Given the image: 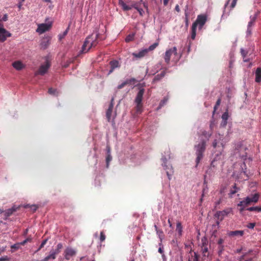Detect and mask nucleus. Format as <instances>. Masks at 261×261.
<instances>
[{
  "label": "nucleus",
  "mask_w": 261,
  "mask_h": 261,
  "mask_svg": "<svg viewBox=\"0 0 261 261\" xmlns=\"http://www.w3.org/2000/svg\"><path fill=\"white\" fill-rule=\"evenodd\" d=\"M228 118V114L227 112H224L222 115V119L223 121V125H226Z\"/></svg>",
  "instance_id": "c85d7f7f"
},
{
  "label": "nucleus",
  "mask_w": 261,
  "mask_h": 261,
  "mask_svg": "<svg viewBox=\"0 0 261 261\" xmlns=\"http://www.w3.org/2000/svg\"><path fill=\"white\" fill-rule=\"evenodd\" d=\"M51 28V25L47 23H41L38 25L36 30V32L40 34H43L45 32L49 30Z\"/></svg>",
  "instance_id": "ddd939ff"
},
{
  "label": "nucleus",
  "mask_w": 261,
  "mask_h": 261,
  "mask_svg": "<svg viewBox=\"0 0 261 261\" xmlns=\"http://www.w3.org/2000/svg\"><path fill=\"white\" fill-rule=\"evenodd\" d=\"M48 93L50 95H55V96H58L59 94V92L57 91V90L56 89H53L52 88H50L48 89Z\"/></svg>",
  "instance_id": "c756f323"
},
{
  "label": "nucleus",
  "mask_w": 261,
  "mask_h": 261,
  "mask_svg": "<svg viewBox=\"0 0 261 261\" xmlns=\"http://www.w3.org/2000/svg\"><path fill=\"white\" fill-rule=\"evenodd\" d=\"M202 245L201 246V251L204 256H208L209 253L208 251V241L205 238L201 239Z\"/></svg>",
  "instance_id": "6e6552de"
},
{
  "label": "nucleus",
  "mask_w": 261,
  "mask_h": 261,
  "mask_svg": "<svg viewBox=\"0 0 261 261\" xmlns=\"http://www.w3.org/2000/svg\"><path fill=\"white\" fill-rule=\"evenodd\" d=\"M159 45L158 42H155L153 44L151 45L148 48H146V49L148 52L149 51H151L154 50Z\"/></svg>",
  "instance_id": "72a5a7b5"
},
{
  "label": "nucleus",
  "mask_w": 261,
  "mask_h": 261,
  "mask_svg": "<svg viewBox=\"0 0 261 261\" xmlns=\"http://www.w3.org/2000/svg\"><path fill=\"white\" fill-rule=\"evenodd\" d=\"M63 248V245L62 243H60L58 244L57 246V248L54 250H51L53 252H54L56 255L58 254L60 252L61 250Z\"/></svg>",
  "instance_id": "bb28decb"
},
{
  "label": "nucleus",
  "mask_w": 261,
  "mask_h": 261,
  "mask_svg": "<svg viewBox=\"0 0 261 261\" xmlns=\"http://www.w3.org/2000/svg\"><path fill=\"white\" fill-rule=\"evenodd\" d=\"M98 34H96L95 36L93 35L88 36L84 42L82 48L83 53H86L88 52L90 48L95 47L98 44L97 38Z\"/></svg>",
  "instance_id": "f03ea898"
},
{
  "label": "nucleus",
  "mask_w": 261,
  "mask_h": 261,
  "mask_svg": "<svg viewBox=\"0 0 261 261\" xmlns=\"http://www.w3.org/2000/svg\"><path fill=\"white\" fill-rule=\"evenodd\" d=\"M158 251L159 253H160L161 254H163V249L162 247H160L159 248V250H158Z\"/></svg>",
  "instance_id": "e2e57ef3"
},
{
  "label": "nucleus",
  "mask_w": 261,
  "mask_h": 261,
  "mask_svg": "<svg viewBox=\"0 0 261 261\" xmlns=\"http://www.w3.org/2000/svg\"><path fill=\"white\" fill-rule=\"evenodd\" d=\"M254 19H252L251 20H250L249 22H248V26L247 27L248 28H251V27L254 24Z\"/></svg>",
  "instance_id": "864d4df0"
},
{
  "label": "nucleus",
  "mask_w": 261,
  "mask_h": 261,
  "mask_svg": "<svg viewBox=\"0 0 261 261\" xmlns=\"http://www.w3.org/2000/svg\"><path fill=\"white\" fill-rule=\"evenodd\" d=\"M166 74V71H162L161 73L158 74L154 76V81H158L162 79Z\"/></svg>",
  "instance_id": "b1692460"
},
{
  "label": "nucleus",
  "mask_w": 261,
  "mask_h": 261,
  "mask_svg": "<svg viewBox=\"0 0 261 261\" xmlns=\"http://www.w3.org/2000/svg\"><path fill=\"white\" fill-rule=\"evenodd\" d=\"M221 201H222V199H221V198H220L218 201L216 202V203H215L216 205H218L220 204V203L221 202Z\"/></svg>",
  "instance_id": "0e129e2a"
},
{
  "label": "nucleus",
  "mask_w": 261,
  "mask_h": 261,
  "mask_svg": "<svg viewBox=\"0 0 261 261\" xmlns=\"http://www.w3.org/2000/svg\"><path fill=\"white\" fill-rule=\"evenodd\" d=\"M167 100L168 98L166 97H164V99L160 102L159 108H161V107H162L164 105H165Z\"/></svg>",
  "instance_id": "79ce46f5"
},
{
  "label": "nucleus",
  "mask_w": 261,
  "mask_h": 261,
  "mask_svg": "<svg viewBox=\"0 0 261 261\" xmlns=\"http://www.w3.org/2000/svg\"><path fill=\"white\" fill-rule=\"evenodd\" d=\"M224 245H218V255L219 256H220L223 251H224Z\"/></svg>",
  "instance_id": "4c0bfd02"
},
{
  "label": "nucleus",
  "mask_w": 261,
  "mask_h": 261,
  "mask_svg": "<svg viewBox=\"0 0 261 261\" xmlns=\"http://www.w3.org/2000/svg\"><path fill=\"white\" fill-rule=\"evenodd\" d=\"M176 230L177 231L178 234L181 236L182 231V227L180 222H178L176 223Z\"/></svg>",
  "instance_id": "a878e982"
},
{
  "label": "nucleus",
  "mask_w": 261,
  "mask_h": 261,
  "mask_svg": "<svg viewBox=\"0 0 261 261\" xmlns=\"http://www.w3.org/2000/svg\"><path fill=\"white\" fill-rule=\"evenodd\" d=\"M258 199L259 195L257 193L252 195L251 197L248 196L245 198L246 205H248L252 202L256 203L258 201Z\"/></svg>",
  "instance_id": "4468645a"
},
{
  "label": "nucleus",
  "mask_w": 261,
  "mask_h": 261,
  "mask_svg": "<svg viewBox=\"0 0 261 261\" xmlns=\"http://www.w3.org/2000/svg\"><path fill=\"white\" fill-rule=\"evenodd\" d=\"M70 63V62H68L66 63H65L64 65H63L64 68H67L68 67L69 64Z\"/></svg>",
  "instance_id": "052dcab7"
},
{
  "label": "nucleus",
  "mask_w": 261,
  "mask_h": 261,
  "mask_svg": "<svg viewBox=\"0 0 261 261\" xmlns=\"http://www.w3.org/2000/svg\"><path fill=\"white\" fill-rule=\"evenodd\" d=\"M49 44H50L49 39L46 38H44L42 40V41L40 43V46H41V47L43 49H46L48 46Z\"/></svg>",
  "instance_id": "aec40b11"
},
{
  "label": "nucleus",
  "mask_w": 261,
  "mask_h": 261,
  "mask_svg": "<svg viewBox=\"0 0 261 261\" xmlns=\"http://www.w3.org/2000/svg\"><path fill=\"white\" fill-rule=\"evenodd\" d=\"M169 0H163V3L164 5H167L169 2Z\"/></svg>",
  "instance_id": "338daca9"
},
{
  "label": "nucleus",
  "mask_w": 261,
  "mask_h": 261,
  "mask_svg": "<svg viewBox=\"0 0 261 261\" xmlns=\"http://www.w3.org/2000/svg\"><path fill=\"white\" fill-rule=\"evenodd\" d=\"M7 20H8V15H7V14H5L2 19V21H6Z\"/></svg>",
  "instance_id": "13d9d810"
},
{
  "label": "nucleus",
  "mask_w": 261,
  "mask_h": 261,
  "mask_svg": "<svg viewBox=\"0 0 261 261\" xmlns=\"http://www.w3.org/2000/svg\"><path fill=\"white\" fill-rule=\"evenodd\" d=\"M135 8L137 10V11L139 12L140 15L142 16L143 13L144 12L142 8H139L137 7H135Z\"/></svg>",
  "instance_id": "3c124183"
},
{
  "label": "nucleus",
  "mask_w": 261,
  "mask_h": 261,
  "mask_svg": "<svg viewBox=\"0 0 261 261\" xmlns=\"http://www.w3.org/2000/svg\"><path fill=\"white\" fill-rule=\"evenodd\" d=\"M47 242V239H45L44 240H43L42 243H41L39 247L38 248V249L35 251V253L37 252L38 251H39L41 249H42L43 247H44V245L46 244Z\"/></svg>",
  "instance_id": "c9c22d12"
},
{
  "label": "nucleus",
  "mask_w": 261,
  "mask_h": 261,
  "mask_svg": "<svg viewBox=\"0 0 261 261\" xmlns=\"http://www.w3.org/2000/svg\"><path fill=\"white\" fill-rule=\"evenodd\" d=\"M219 141H218L217 139H215L213 143V146L214 148H216L217 146L218 147H220V149L219 151H220V152H221V151L223 149L224 145L222 143H220V146L218 145V144H219Z\"/></svg>",
  "instance_id": "5701e85b"
},
{
  "label": "nucleus",
  "mask_w": 261,
  "mask_h": 261,
  "mask_svg": "<svg viewBox=\"0 0 261 261\" xmlns=\"http://www.w3.org/2000/svg\"><path fill=\"white\" fill-rule=\"evenodd\" d=\"M238 189L236 187V184H234L230 190V193H229L230 197L236 193L238 192Z\"/></svg>",
  "instance_id": "7c9ffc66"
},
{
  "label": "nucleus",
  "mask_w": 261,
  "mask_h": 261,
  "mask_svg": "<svg viewBox=\"0 0 261 261\" xmlns=\"http://www.w3.org/2000/svg\"><path fill=\"white\" fill-rule=\"evenodd\" d=\"M255 226V223H249L247 227L249 228H250V229H253L254 226Z\"/></svg>",
  "instance_id": "8fccbe9b"
},
{
  "label": "nucleus",
  "mask_w": 261,
  "mask_h": 261,
  "mask_svg": "<svg viewBox=\"0 0 261 261\" xmlns=\"http://www.w3.org/2000/svg\"><path fill=\"white\" fill-rule=\"evenodd\" d=\"M19 245L20 244H15L11 246V248L12 249H15V250H17L19 248Z\"/></svg>",
  "instance_id": "09e8293b"
},
{
  "label": "nucleus",
  "mask_w": 261,
  "mask_h": 261,
  "mask_svg": "<svg viewBox=\"0 0 261 261\" xmlns=\"http://www.w3.org/2000/svg\"><path fill=\"white\" fill-rule=\"evenodd\" d=\"M9 258L7 256L0 258V261H9Z\"/></svg>",
  "instance_id": "5fc2aeb1"
},
{
  "label": "nucleus",
  "mask_w": 261,
  "mask_h": 261,
  "mask_svg": "<svg viewBox=\"0 0 261 261\" xmlns=\"http://www.w3.org/2000/svg\"><path fill=\"white\" fill-rule=\"evenodd\" d=\"M205 146L206 141L204 140H202L200 142H199L197 145H195L194 147L196 150V154L197 156L196 159V166L198 165V164L199 163V162L203 157V153L205 150Z\"/></svg>",
  "instance_id": "7ed1b4c3"
},
{
  "label": "nucleus",
  "mask_w": 261,
  "mask_h": 261,
  "mask_svg": "<svg viewBox=\"0 0 261 261\" xmlns=\"http://www.w3.org/2000/svg\"><path fill=\"white\" fill-rule=\"evenodd\" d=\"M113 100V98H112L111 100V102L109 105V108L108 109L106 112V117L109 122H110L111 120V116L114 107Z\"/></svg>",
  "instance_id": "dca6fc26"
},
{
  "label": "nucleus",
  "mask_w": 261,
  "mask_h": 261,
  "mask_svg": "<svg viewBox=\"0 0 261 261\" xmlns=\"http://www.w3.org/2000/svg\"><path fill=\"white\" fill-rule=\"evenodd\" d=\"M247 210L249 212H252V211L261 212V207H258V206L250 207L249 208H247Z\"/></svg>",
  "instance_id": "473e14b6"
},
{
  "label": "nucleus",
  "mask_w": 261,
  "mask_h": 261,
  "mask_svg": "<svg viewBox=\"0 0 261 261\" xmlns=\"http://www.w3.org/2000/svg\"><path fill=\"white\" fill-rule=\"evenodd\" d=\"M13 67L16 70H19L23 68L22 63L20 61H15L12 64Z\"/></svg>",
  "instance_id": "412c9836"
},
{
  "label": "nucleus",
  "mask_w": 261,
  "mask_h": 261,
  "mask_svg": "<svg viewBox=\"0 0 261 261\" xmlns=\"http://www.w3.org/2000/svg\"><path fill=\"white\" fill-rule=\"evenodd\" d=\"M207 21V16L205 14H200L197 16V19L193 23L191 28V38L194 40L196 35V28L198 27L199 30H201Z\"/></svg>",
  "instance_id": "f257e3e1"
},
{
  "label": "nucleus",
  "mask_w": 261,
  "mask_h": 261,
  "mask_svg": "<svg viewBox=\"0 0 261 261\" xmlns=\"http://www.w3.org/2000/svg\"><path fill=\"white\" fill-rule=\"evenodd\" d=\"M134 81H135L134 79H130V80H127L126 81L123 82L121 84L119 85L118 86V87H117V88L118 89H121L123 88L126 85L130 84L132 83V82H133Z\"/></svg>",
  "instance_id": "4be33fe9"
},
{
  "label": "nucleus",
  "mask_w": 261,
  "mask_h": 261,
  "mask_svg": "<svg viewBox=\"0 0 261 261\" xmlns=\"http://www.w3.org/2000/svg\"><path fill=\"white\" fill-rule=\"evenodd\" d=\"M251 29L250 28L247 27V35L248 36L251 35Z\"/></svg>",
  "instance_id": "4d7b16f0"
},
{
  "label": "nucleus",
  "mask_w": 261,
  "mask_h": 261,
  "mask_svg": "<svg viewBox=\"0 0 261 261\" xmlns=\"http://www.w3.org/2000/svg\"><path fill=\"white\" fill-rule=\"evenodd\" d=\"M244 234V231L243 230L230 231L227 233L228 236L231 237H242Z\"/></svg>",
  "instance_id": "f3484780"
},
{
  "label": "nucleus",
  "mask_w": 261,
  "mask_h": 261,
  "mask_svg": "<svg viewBox=\"0 0 261 261\" xmlns=\"http://www.w3.org/2000/svg\"><path fill=\"white\" fill-rule=\"evenodd\" d=\"M165 154H167L166 155L162 158V160L163 162V166L164 168V169L166 170V174L169 180L171 179V176L173 173V169L172 167L170 165H167V158L166 156L168 157L169 159L171 158V152L169 149H168L166 152H165Z\"/></svg>",
  "instance_id": "20e7f679"
},
{
  "label": "nucleus",
  "mask_w": 261,
  "mask_h": 261,
  "mask_svg": "<svg viewBox=\"0 0 261 261\" xmlns=\"http://www.w3.org/2000/svg\"><path fill=\"white\" fill-rule=\"evenodd\" d=\"M202 135L204 136L206 138L208 139L212 136V133H208L204 130L202 132Z\"/></svg>",
  "instance_id": "ea45409f"
},
{
  "label": "nucleus",
  "mask_w": 261,
  "mask_h": 261,
  "mask_svg": "<svg viewBox=\"0 0 261 261\" xmlns=\"http://www.w3.org/2000/svg\"><path fill=\"white\" fill-rule=\"evenodd\" d=\"M69 30V26L66 29V30L63 33H61L58 35L59 40L61 41L62 39H63L67 34Z\"/></svg>",
  "instance_id": "cd10ccee"
},
{
  "label": "nucleus",
  "mask_w": 261,
  "mask_h": 261,
  "mask_svg": "<svg viewBox=\"0 0 261 261\" xmlns=\"http://www.w3.org/2000/svg\"><path fill=\"white\" fill-rule=\"evenodd\" d=\"M172 54L177 55V48L176 47H173L166 50L164 56V59L167 64H169L171 56Z\"/></svg>",
  "instance_id": "423d86ee"
},
{
  "label": "nucleus",
  "mask_w": 261,
  "mask_h": 261,
  "mask_svg": "<svg viewBox=\"0 0 261 261\" xmlns=\"http://www.w3.org/2000/svg\"><path fill=\"white\" fill-rule=\"evenodd\" d=\"M50 64L48 61H46L45 64L41 65L39 69L35 72V75H43L45 74L50 67Z\"/></svg>",
  "instance_id": "0eeeda50"
},
{
  "label": "nucleus",
  "mask_w": 261,
  "mask_h": 261,
  "mask_svg": "<svg viewBox=\"0 0 261 261\" xmlns=\"http://www.w3.org/2000/svg\"><path fill=\"white\" fill-rule=\"evenodd\" d=\"M255 81L257 83L261 82V68L260 67L257 68L256 70Z\"/></svg>",
  "instance_id": "6ab92c4d"
},
{
  "label": "nucleus",
  "mask_w": 261,
  "mask_h": 261,
  "mask_svg": "<svg viewBox=\"0 0 261 261\" xmlns=\"http://www.w3.org/2000/svg\"><path fill=\"white\" fill-rule=\"evenodd\" d=\"M134 35H128V36H126V37L125 38V41L126 42H129L132 41L134 39Z\"/></svg>",
  "instance_id": "37998d69"
},
{
  "label": "nucleus",
  "mask_w": 261,
  "mask_h": 261,
  "mask_svg": "<svg viewBox=\"0 0 261 261\" xmlns=\"http://www.w3.org/2000/svg\"><path fill=\"white\" fill-rule=\"evenodd\" d=\"M193 261H199L198 258V256L197 255H195V256L193 259Z\"/></svg>",
  "instance_id": "774afa93"
},
{
  "label": "nucleus",
  "mask_w": 261,
  "mask_h": 261,
  "mask_svg": "<svg viewBox=\"0 0 261 261\" xmlns=\"http://www.w3.org/2000/svg\"><path fill=\"white\" fill-rule=\"evenodd\" d=\"M185 26H186V28L187 29L189 27V18H188V13L186 12H185Z\"/></svg>",
  "instance_id": "a19ab883"
},
{
  "label": "nucleus",
  "mask_w": 261,
  "mask_h": 261,
  "mask_svg": "<svg viewBox=\"0 0 261 261\" xmlns=\"http://www.w3.org/2000/svg\"><path fill=\"white\" fill-rule=\"evenodd\" d=\"M31 238H27V239L24 240L23 242H21L20 243L21 245H24L27 242H31Z\"/></svg>",
  "instance_id": "de8ad7c7"
},
{
  "label": "nucleus",
  "mask_w": 261,
  "mask_h": 261,
  "mask_svg": "<svg viewBox=\"0 0 261 261\" xmlns=\"http://www.w3.org/2000/svg\"><path fill=\"white\" fill-rule=\"evenodd\" d=\"M148 53L147 50L146 49H142V50L140 51L139 53H134L132 54V55L137 58H141L144 57L145 56L147 55Z\"/></svg>",
  "instance_id": "a211bd4d"
},
{
  "label": "nucleus",
  "mask_w": 261,
  "mask_h": 261,
  "mask_svg": "<svg viewBox=\"0 0 261 261\" xmlns=\"http://www.w3.org/2000/svg\"><path fill=\"white\" fill-rule=\"evenodd\" d=\"M76 251L70 248L67 247L64 251V256L66 260H69L70 258L76 254Z\"/></svg>",
  "instance_id": "f8f14e48"
},
{
  "label": "nucleus",
  "mask_w": 261,
  "mask_h": 261,
  "mask_svg": "<svg viewBox=\"0 0 261 261\" xmlns=\"http://www.w3.org/2000/svg\"><path fill=\"white\" fill-rule=\"evenodd\" d=\"M109 64L110 66V70L108 72V75L111 74L116 68H119L120 66L119 62L117 60L111 61Z\"/></svg>",
  "instance_id": "2eb2a0df"
},
{
  "label": "nucleus",
  "mask_w": 261,
  "mask_h": 261,
  "mask_svg": "<svg viewBox=\"0 0 261 261\" xmlns=\"http://www.w3.org/2000/svg\"><path fill=\"white\" fill-rule=\"evenodd\" d=\"M175 10L178 12L180 11L179 7L178 5L175 6Z\"/></svg>",
  "instance_id": "680f3d73"
},
{
  "label": "nucleus",
  "mask_w": 261,
  "mask_h": 261,
  "mask_svg": "<svg viewBox=\"0 0 261 261\" xmlns=\"http://www.w3.org/2000/svg\"><path fill=\"white\" fill-rule=\"evenodd\" d=\"M106 239V236L105 235L104 233H103V231H101L100 232V240L101 242H103Z\"/></svg>",
  "instance_id": "c03bdc74"
},
{
  "label": "nucleus",
  "mask_w": 261,
  "mask_h": 261,
  "mask_svg": "<svg viewBox=\"0 0 261 261\" xmlns=\"http://www.w3.org/2000/svg\"><path fill=\"white\" fill-rule=\"evenodd\" d=\"M236 4L237 2H236L235 1H232L230 5L231 9H233V8H234L236 5Z\"/></svg>",
  "instance_id": "6e6d98bb"
},
{
  "label": "nucleus",
  "mask_w": 261,
  "mask_h": 261,
  "mask_svg": "<svg viewBox=\"0 0 261 261\" xmlns=\"http://www.w3.org/2000/svg\"><path fill=\"white\" fill-rule=\"evenodd\" d=\"M24 207L26 208H30L33 212H36V211L38 208V206L35 204H34V205L26 204L25 205H24Z\"/></svg>",
  "instance_id": "2f4dec72"
},
{
  "label": "nucleus",
  "mask_w": 261,
  "mask_h": 261,
  "mask_svg": "<svg viewBox=\"0 0 261 261\" xmlns=\"http://www.w3.org/2000/svg\"><path fill=\"white\" fill-rule=\"evenodd\" d=\"M241 54L243 57H245L246 56L245 51L243 49H241Z\"/></svg>",
  "instance_id": "69168bd1"
},
{
  "label": "nucleus",
  "mask_w": 261,
  "mask_h": 261,
  "mask_svg": "<svg viewBox=\"0 0 261 261\" xmlns=\"http://www.w3.org/2000/svg\"><path fill=\"white\" fill-rule=\"evenodd\" d=\"M221 99L220 98H218V100H217L216 105L214 108L213 114L215 113V112L217 110L218 107L220 106V105L221 103Z\"/></svg>",
  "instance_id": "e433bc0d"
},
{
  "label": "nucleus",
  "mask_w": 261,
  "mask_h": 261,
  "mask_svg": "<svg viewBox=\"0 0 261 261\" xmlns=\"http://www.w3.org/2000/svg\"><path fill=\"white\" fill-rule=\"evenodd\" d=\"M231 213H232V208H227L221 211H218L216 213V215L218 218L222 220L225 217Z\"/></svg>",
  "instance_id": "9d476101"
},
{
  "label": "nucleus",
  "mask_w": 261,
  "mask_h": 261,
  "mask_svg": "<svg viewBox=\"0 0 261 261\" xmlns=\"http://www.w3.org/2000/svg\"><path fill=\"white\" fill-rule=\"evenodd\" d=\"M112 156L110 154H108L106 158V163H107V168H108L109 166V163L112 160Z\"/></svg>",
  "instance_id": "58836bf2"
},
{
  "label": "nucleus",
  "mask_w": 261,
  "mask_h": 261,
  "mask_svg": "<svg viewBox=\"0 0 261 261\" xmlns=\"http://www.w3.org/2000/svg\"><path fill=\"white\" fill-rule=\"evenodd\" d=\"M224 242V239H223L222 238H220L218 240L217 244L218 245H223V244Z\"/></svg>",
  "instance_id": "603ef678"
},
{
  "label": "nucleus",
  "mask_w": 261,
  "mask_h": 261,
  "mask_svg": "<svg viewBox=\"0 0 261 261\" xmlns=\"http://www.w3.org/2000/svg\"><path fill=\"white\" fill-rule=\"evenodd\" d=\"M50 259H55L56 258V254L53 252V251H50L49 255H48Z\"/></svg>",
  "instance_id": "49530a36"
},
{
  "label": "nucleus",
  "mask_w": 261,
  "mask_h": 261,
  "mask_svg": "<svg viewBox=\"0 0 261 261\" xmlns=\"http://www.w3.org/2000/svg\"><path fill=\"white\" fill-rule=\"evenodd\" d=\"M238 206H241V207H245L246 206H247L246 205V200H245V199L244 200H242L241 201H240L238 204Z\"/></svg>",
  "instance_id": "a18cd8bd"
},
{
  "label": "nucleus",
  "mask_w": 261,
  "mask_h": 261,
  "mask_svg": "<svg viewBox=\"0 0 261 261\" xmlns=\"http://www.w3.org/2000/svg\"><path fill=\"white\" fill-rule=\"evenodd\" d=\"M20 206H16V205H14L11 208H9L6 211H3L2 213L3 214L5 219H7L9 217L11 216L14 212H16L17 210L19 209Z\"/></svg>",
  "instance_id": "9b49d317"
},
{
  "label": "nucleus",
  "mask_w": 261,
  "mask_h": 261,
  "mask_svg": "<svg viewBox=\"0 0 261 261\" xmlns=\"http://www.w3.org/2000/svg\"><path fill=\"white\" fill-rule=\"evenodd\" d=\"M120 4L124 11H128L132 9V7L127 5L124 2L120 1Z\"/></svg>",
  "instance_id": "393cba45"
},
{
  "label": "nucleus",
  "mask_w": 261,
  "mask_h": 261,
  "mask_svg": "<svg viewBox=\"0 0 261 261\" xmlns=\"http://www.w3.org/2000/svg\"><path fill=\"white\" fill-rule=\"evenodd\" d=\"M145 90L144 88H140L135 99L136 105V110L138 113H141L143 110L142 99Z\"/></svg>",
  "instance_id": "39448f33"
},
{
  "label": "nucleus",
  "mask_w": 261,
  "mask_h": 261,
  "mask_svg": "<svg viewBox=\"0 0 261 261\" xmlns=\"http://www.w3.org/2000/svg\"><path fill=\"white\" fill-rule=\"evenodd\" d=\"M11 36V34L5 29L3 26L0 27V42H4L7 37Z\"/></svg>",
  "instance_id": "1a4fd4ad"
},
{
  "label": "nucleus",
  "mask_w": 261,
  "mask_h": 261,
  "mask_svg": "<svg viewBox=\"0 0 261 261\" xmlns=\"http://www.w3.org/2000/svg\"><path fill=\"white\" fill-rule=\"evenodd\" d=\"M49 259H50V257H49V255H47L41 261H48Z\"/></svg>",
  "instance_id": "bf43d9fd"
},
{
  "label": "nucleus",
  "mask_w": 261,
  "mask_h": 261,
  "mask_svg": "<svg viewBox=\"0 0 261 261\" xmlns=\"http://www.w3.org/2000/svg\"><path fill=\"white\" fill-rule=\"evenodd\" d=\"M156 233L159 236V238L161 242H162L163 241V239L164 238L163 231L162 230L160 229L159 230H158V232H156Z\"/></svg>",
  "instance_id": "f704fd0d"
}]
</instances>
